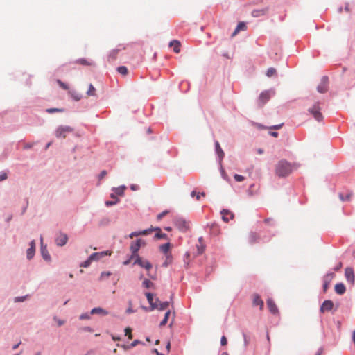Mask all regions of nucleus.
I'll return each mask as SVG.
<instances>
[{"label":"nucleus","mask_w":355,"mask_h":355,"mask_svg":"<svg viewBox=\"0 0 355 355\" xmlns=\"http://www.w3.org/2000/svg\"><path fill=\"white\" fill-rule=\"evenodd\" d=\"M294 168L295 166L293 165L283 159L276 166L275 171L278 176L284 177L289 175Z\"/></svg>","instance_id":"f257e3e1"},{"label":"nucleus","mask_w":355,"mask_h":355,"mask_svg":"<svg viewBox=\"0 0 355 355\" xmlns=\"http://www.w3.org/2000/svg\"><path fill=\"white\" fill-rule=\"evenodd\" d=\"M73 132V128L68 125H60L57 128L55 135L57 138L64 139L67 135Z\"/></svg>","instance_id":"f03ea898"},{"label":"nucleus","mask_w":355,"mask_h":355,"mask_svg":"<svg viewBox=\"0 0 355 355\" xmlns=\"http://www.w3.org/2000/svg\"><path fill=\"white\" fill-rule=\"evenodd\" d=\"M308 112L310 114H311L313 118L318 121H322L323 119V116L321 112V107L320 106V103H315L311 107L308 109Z\"/></svg>","instance_id":"7ed1b4c3"},{"label":"nucleus","mask_w":355,"mask_h":355,"mask_svg":"<svg viewBox=\"0 0 355 355\" xmlns=\"http://www.w3.org/2000/svg\"><path fill=\"white\" fill-rule=\"evenodd\" d=\"M275 94V92L272 90H266L261 92L258 99V104L259 106H263L266 103L272 96Z\"/></svg>","instance_id":"20e7f679"},{"label":"nucleus","mask_w":355,"mask_h":355,"mask_svg":"<svg viewBox=\"0 0 355 355\" xmlns=\"http://www.w3.org/2000/svg\"><path fill=\"white\" fill-rule=\"evenodd\" d=\"M175 226L182 232H186L189 228V223L182 218H176L174 220Z\"/></svg>","instance_id":"39448f33"},{"label":"nucleus","mask_w":355,"mask_h":355,"mask_svg":"<svg viewBox=\"0 0 355 355\" xmlns=\"http://www.w3.org/2000/svg\"><path fill=\"white\" fill-rule=\"evenodd\" d=\"M135 261L134 264H137L140 267L145 268L147 271H149L152 268V264L147 260L143 259L139 255L135 257Z\"/></svg>","instance_id":"423d86ee"},{"label":"nucleus","mask_w":355,"mask_h":355,"mask_svg":"<svg viewBox=\"0 0 355 355\" xmlns=\"http://www.w3.org/2000/svg\"><path fill=\"white\" fill-rule=\"evenodd\" d=\"M145 244L144 241L141 239H137L135 243H132L130 245V250L132 252V255L131 258H134L135 256L138 255L137 252L139 251L140 247Z\"/></svg>","instance_id":"0eeeda50"},{"label":"nucleus","mask_w":355,"mask_h":355,"mask_svg":"<svg viewBox=\"0 0 355 355\" xmlns=\"http://www.w3.org/2000/svg\"><path fill=\"white\" fill-rule=\"evenodd\" d=\"M333 307H334L333 302L330 300H327L323 302L322 304L320 306V310L321 313H324L326 311H329L332 310Z\"/></svg>","instance_id":"6e6552de"},{"label":"nucleus","mask_w":355,"mask_h":355,"mask_svg":"<svg viewBox=\"0 0 355 355\" xmlns=\"http://www.w3.org/2000/svg\"><path fill=\"white\" fill-rule=\"evenodd\" d=\"M222 219L224 222L228 223L230 220L234 218V214L228 209H223L220 211Z\"/></svg>","instance_id":"1a4fd4ad"},{"label":"nucleus","mask_w":355,"mask_h":355,"mask_svg":"<svg viewBox=\"0 0 355 355\" xmlns=\"http://www.w3.org/2000/svg\"><path fill=\"white\" fill-rule=\"evenodd\" d=\"M111 254H112V252L109 251V250L103 251V252H95L90 255V259L98 261L107 255H111Z\"/></svg>","instance_id":"9d476101"},{"label":"nucleus","mask_w":355,"mask_h":355,"mask_svg":"<svg viewBox=\"0 0 355 355\" xmlns=\"http://www.w3.org/2000/svg\"><path fill=\"white\" fill-rule=\"evenodd\" d=\"M345 275L347 280L350 282L352 284L354 283L355 276L354 273V270L352 268H346L345 271Z\"/></svg>","instance_id":"9b49d317"},{"label":"nucleus","mask_w":355,"mask_h":355,"mask_svg":"<svg viewBox=\"0 0 355 355\" xmlns=\"http://www.w3.org/2000/svg\"><path fill=\"white\" fill-rule=\"evenodd\" d=\"M68 240V236L65 234L60 233L55 239V243L59 246L64 245Z\"/></svg>","instance_id":"f8f14e48"},{"label":"nucleus","mask_w":355,"mask_h":355,"mask_svg":"<svg viewBox=\"0 0 355 355\" xmlns=\"http://www.w3.org/2000/svg\"><path fill=\"white\" fill-rule=\"evenodd\" d=\"M328 78L327 77H323L322 78L321 83L318 86V91L320 93H324L327 91L328 89Z\"/></svg>","instance_id":"ddd939ff"},{"label":"nucleus","mask_w":355,"mask_h":355,"mask_svg":"<svg viewBox=\"0 0 355 355\" xmlns=\"http://www.w3.org/2000/svg\"><path fill=\"white\" fill-rule=\"evenodd\" d=\"M157 304L153 305V309H158L159 311H164L169 306V302H160L158 298H156Z\"/></svg>","instance_id":"4468645a"},{"label":"nucleus","mask_w":355,"mask_h":355,"mask_svg":"<svg viewBox=\"0 0 355 355\" xmlns=\"http://www.w3.org/2000/svg\"><path fill=\"white\" fill-rule=\"evenodd\" d=\"M267 306H268V308L269 309V311L272 313L276 314L278 313V309H277L275 303L274 302V301L272 299L267 300Z\"/></svg>","instance_id":"2eb2a0df"},{"label":"nucleus","mask_w":355,"mask_h":355,"mask_svg":"<svg viewBox=\"0 0 355 355\" xmlns=\"http://www.w3.org/2000/svg\"><path fill=\"white\" fill-rule=\"evenodd\" d=\"M40 242H41V253H42V256L44 258V259H45L46 261H49L50 259H51V257H50V255H49V254L48 252V250L46 248V247L43 246V238H42V236L40 237Z\"/></svg>","instance_id":"dca6fc26"},{"label":"nucleus","mask_w":355,"mask_h":355,"mask_svg":"<svg viewBox=\"0 0 355 355\" xmlns=\"http://www.w3.org/2000/svg\"><path fill=\"white\" fill-rule=\"evenodd\" d=\"M30 248L27 250V258L28 259H31L33 258L34 254H35V241H32L30 243Z\"/></svg>","instance_id":"f3484780"},{"label":"nucleus","mask_w":355,"mask_h":355,"mask_svg":"<svg viewBox=\"0 0 355 355\" xmlns=\"http://www.w3.org/2000/svg\"><path fill=\"white\" fill-rule=\"evenodd\" d=\"M169 46L173 48V51L176 53H180L181 44L178 40H173L169 43Z\"/></svg>","instance_id":"a211bd4d"},{"label":"nucleus","mask_w":355,"mask_h":355,"mask_svg":"<svg viewBox=\"0 0 355 355\" xmlns=\"http://www.w3.org/2000/svg\"><path fill=\"white\" fill-rule=\"evenodd\" d=\"M252 304L254 306H259V309L261 310H262L263 308V301L258 295H255L254 296Z\"/></svg>","instance_id":"6ab92c4d"},{"label":"nucleus","mask_w":355,"mask_h":355,"mask_svg":"<svg viewBox=\"0 0 355 355\" xmlns=\"http://www.w3.org/2000/svg\"><path fill=\"white\" fill-rule=\"evenodd\" d=\"M108 311L106 310L101 308V307H95L91 310V314H101L103 315H108Z\"/></svg>","instance_id":"aec40b11"},{"label":"nucleus","mask_w":355,"mask_h":355,"mask_svg":"<svg viewBox=\"0 0 355 355\" xmlns=\"http://www.w3.org/2000/svg\"><path fill=\"white\" fill-rule=\"evenodd\" d=\"M268 12V9L267 8H263V9H259V10H254L252 12V15L254 17H261V16H263L264 15H266Z\"/></svg>","instance_id":"412c9836"},{"label":"nucleus","mask_w":355,"mask_h":355,"mask_svg":"<svg viewBox=\"0 0 355 355\" xmlns=\"http://www.w3.org/2000/svg\"><path fill=\"white\" fill-rule=\"evenodd\" d=\"M346 291L345 286L343 284H337L335 286V291L338 295H343Z\"/></svg>","instance_id":"4be33fe9"},{"label":"nucleus","mask_w":355,"mask_h":355,"mask_svg":"<svg viewBox=\"0 0 355 355\" xmlns=\"http://www.w3.org/2000/svg\"><path fill=\"white\" fill-rule=\"evenodd\" d=\"M119 51H120V49H115L112 50L108 55V58H107L108 61L109 62L114 61L116 58Z\"/></svg>","instance_id":"5701e85b"},{"label":"nucleus","mask_w":355,"mask_h":355,"mask_svg":"<svg viewBox=\"0 0 355 355\" xmlns=\"http://www.w3.org/2000/svg\"><path fill=\"white\" fill-rule=\"evenodd\" d=\"M246 29V25L244 22H239L232 33V37H234L239 31H245Z\"/></svg>","instance_id":"b1692460"},{"label":"nucleus","mask_w":355,"mask_h":355,"mask_svg":"<svg viewBox=\"0 0 355 355\" xmlns=\"http://www.w3.org/2000/svg\"><path fill=\"white\" fill-rule=\"evenodd\" d=\"M146 296L149 304H150L151 309H153V305H156L157 304L156 300L154 301L153 295L150 293H146Z\"/></svg>","instance_id":"393cba45"},{"label":"nucleus","mask_w":355,"mask_h":355,"mask_svg":"<svg viewBox=\"0 0 355 355\" xmlns=\"http://www.w3.org/2000/svg\"><path fill=\"white\" fill-rule=\"evenodd\" d=\"M154 231H156L157 233L155 234V238L160 239H166L167 236L166 234L162 233L161 231V229L159 227H156L154 229Z\"/></svg>","instance_id":"a878e982"},{"label":"nucleus","mask_w":355,"mask_h":355,"mask_svg":"<svg viewBox=\"0 0 355 355\" xmlns=\"http://www.w3.org/2000/svg\"><path fill=\"white\" fill-rule=\"evenodd\" d=\"M159 248L163 253L167 254L168 253H169L170 243H167L164 245H162Z\"/></svg>","instance_id":"bb28decb"},{"label":"nucleus","mask_w":355,"mask_h":355,"mask_svg":"<svg viewBox=\"0 0 355 355\" xmlns=\"http://www.w3.org/2000/svg\"><path fill=\"white\" fill-rule=\"evenodd\" d=\"M259 239V236L257 233L252 232L249 235V241L251 243L256 242Z\"/></svg>","instance_id":"cd10ccee"},{"label":"nucleus","mask_w":355,"mask_h":355,"mask_svg":"<svg viewBox=\"0 0 355 355\" xmlns=\"http://www.w3.org/2000/svg\"><path fill=\"white\" fill-rule=\"evenodd\" d=\"M117 71L119 73L123 76L127 75L128 72V68L125 66L119 67L117 68Z\"/></svg>","instance_id":"c85d7f7f"},{"label":"nucleus","mask_w":355,"mask_h":355,"mask_svg":"<svg viewBox=\"0 0 355 355\" xmlns=\"http://www.w3.org/2000/svg\"><path fill=\"white\" fill-rule=\"evenodd\" d=\"M87 94L88 96H95L96 95V89L92 84H90L89 85V89L87 92Z\"/></svg>","instance_id":"c756f323"},{"label":"nucleus","mask_w":355,"mask_h":355,"mask_svg":"<svg viewBox=\"0 0 355 355\" xmlns=\"http://www.w3.org/2000/svg\"><path fill=\"white\" fill-rule=\"evenodd\" d=\"M171 315V311H168L166 313H165V315H164V319L161 321L160 322V326H164L166 324L167 322H168V318H169V315Z\"/></svg>","instance_id":"7c9ffc66"},{"label":"nucleus","mask_w":355,"mask_h":355,"mask_svg":"<svg viewBox=\"0 0 355 355\" xmlns=\"http://www.w3.org/2000/svg\"><path fill=\"white\" fill-rule=\"evenodd\" d=\"M331 277H329V275L326 276L325 279H324V283L323 285V290L324 292H326L327 290L328 289L329 284V282L331 281Z\"/></svg>","instance_id":"2f4dec72"},{"label":"nucleus","mask_w":355,"mask_h":355,"mask_svg":"<svg viewBox=\"0 0 355 355\" xmlns=\"http://www.w3.org/2000/svg\"><path fill=\"white\" fill-rule=\"evenodd\" d=\"M69 93L71 94V97L76 101L80 100L81 95L80 94H78L76 92H71V91Z\"/></svg>","instance_id":"473e14b6"},{"label":"nucleus","mask_w":355,"mask_h":355,"mask_svg":"<svg viewBox=\"0 0 355 355\" xmlns=\"http://www.w3.org/2000/svg\"><path fill=\"white\" fill-rule=\"evenodd\" d=\"M46 112L49 114H53L54 112H63L64 109L62 108H48L46 109Z\"/></svg>","instance_id":"72a5a7b5"},{"label":"nucleus","mask_w":355,"mask_h":355,"mask_svg":"<svg viewBox=\"0 0 355 355\" xmlns=\"http://www.w3.org/2000/svg\"><path fill=\"white\" fill-rule=\"evenodd\" d=\"M276 75V69L273 67H270L267 70L266 76L268 77H272Z\"/></svg>","instance_id":"f704fd0d"},{"label":"nucleus","mask_w":355,"mask_h":355,"mask_svg":"<svg viewBox=\"0 0 355 355\" xmlns=\"http://www.w3.org/2000/svg\"><path fill=\"white\" fill-rule=\"evenodd\" d=\"M142 284L146 288H149L153 286V282H151L149 279H145L143 281Z\"/></svg>","instance_id":"c9c22d12"},{"label":"nucleus","mask_w":355,"mask_h":355,"mask_svg":"<svg viewBox=\"0 0 355 355\" xmlns=\"http://www.w3.org/2000/svg\"><path fill=\"white\" fill-rule=\"evenodd\" d=\"M216 153H217L218 155H223L224 153H223L222 148H220L219 143L218 141L216 142Z\"/></svg>","instance_id":"e433bc0d"},{"label":"nucleus","mask_w":355,"mask_h":355,"mask_svg":"<svg viewBox=\"0 0 355 355\" xmlns=\"http://www.w3.org/2000/svg\"><path fill=\"white\" fill-rule=\"evenodd\" d=\"M92 261H94V260L90 259V256H89V258L85 261H84L83 263H81L80 266L87 268V267L89 266V265L91 264V262Z\"/></svg>","instance_id":"4c0bfd02"},{"label":"nucleus","mask_w":355,"mask_h":355,"mask_svg":"<svg viewBox=\"0 0 355 355\" xmlns=\"http://www.w3.org/2000/svg\"><path fill=\"white\" fill-rule=\"evenodd\" d=\"M125 334L126 336H128V339L132 338V329L130 327L125 329Z\"/></svg>","instance_id":"58836bf2"},{"label":"nucleus","mask_w":355,"mask_h":355,"mask_svg":"<svg viewBox=\"0 0 355 355\" xmlns=\"http://www.w3.org/2000/svg\"><path fill=\"white\" fill-rule=\"evenodd\" d=\"M125 189V187H124V186L119 187V188H116V190H115L116 193L118 194V195H120V196L123 195Z\"/></svg>","instance_id":"ea45409f"},{"label":"nucleus","mask_w":355,"mask_h":355,"mask_svg":"<svg viewBox=\"0 0 355 355\" xmlns=\"http://www.w3.org/2000/svg\"><path fill=\"white\" fill-rule=\"evenodd\" d=\"M57 83L60 85V87H62L63 89L67 90L69 89L67 85L62 82L60 80H57Z\"/></svg>","instance_id":"a19ab883"},{"label":"nucleus","mask_w":355,"mask_h":355,"mask_svg":"<svg viewBox=\"0 0 355 355\" xmlns=\"http://www.w3.org/2000/svg\"><path fill=\"white\" fill-rule=\"evenodd\" d=\"M191 196H196V199H197V200H200V196H205V193L204 192H202V193H196L195 191H193V192L191 193Z\"/></svg>","instance_id":"79ce46f5"},{"label":"nucleus","mask_w":355,"mask_h":355,"mask_svg":"<svg viewBox=\"0 0 355 355\" xmlns=\"http://www.w3.org/2000/svg\"><path fill=\"white\" fill-rule=\"evenodd\" d=\"M234 179L236 182H242L245 180V178L243 175L235 174Z\"/></svg>","instance_id":"37998d69"},{"label":"nucleus","mask_w":355,"mask_h":355,"mask_svg":"<svg viewBox=\"0 0 355 355\" xmlns=\"http://www.w3.org/2000/svg\"><path fill=\"white\" fill-rule=\"evenodd\" d=\"M350 197H351V195H350V194H347V195L346 196V197H345V196H343V194H342V193H340V194H339V198H340V199L342 201L348 200H349Z\"/></svg>","instance_id":"c03bdc74"},{"label":"nucleus","mask_w":355,"mask_h":355,"mask_svg":"<svg viewBox=\"0 0 355 355\" xmlns=\"http://www.w3.org/2000/svg\"><path fill=\"white\" fill-rule=\"evenodd\" d=\"M243 339H244V345L247 346L250 343V338L246 335V334H243Z\"/></svg>","instance_id":"a18cd8bd"},{"label":"nucleus","mask_w":355,"mask_h":355,"mask_svg":"<svg viewBox=\"0 0 355 355\" xmlns=\"http://www.w3.org/2000/svg\"><path fill=\"white\" fill-rule=\"evenodd\" d=\"M79 318L80 320H89L90 318V316L87 313H85L81 314Z\"/></svg>","instance_id":"49530a36"},{"label":"nucleus","mask_w":355,"mask_h":355,"mask_svg":"<svg viewBox=\"0 0 355 355\" xmlns=\"http://www.w3.org/2000/svg\"><path fill=\"white\" fill-rule=\"evenodd\" d=\"M111 275V273L110 272H103L101 275V279H105V278H107L110 275Z\"/></svg>","instance_id":"de8ad7c7"},{"label":"nucleus","mask_w":355,"mask_h":355,"mask_svg":"<svg viewBox=\"0 0 355 355\" xmlns=\"http://www.w3.org/2000/svg\"><path fill=\"white\" fill-rule=\"evenodd\" d=\"M166 261L164 263V266H167V265H168L167 261L171 262V259H172V257L170 253H168L167 254H166Z\"/></svg>","instance_id":"09e8293b"},{"label":"nucleus","mask_w":355,"mask_h":355,"mask_svg":"<svg viewBox=\"0 0 355 355\" xmlns=\"http://www.w3.org/2000/svg\"><path fill=\"white\" fill-rule=\"evenodd\" d=\"M168 211H164L159 214L157 215V220H161L164 216H166L168 214Z\"/></svg>","instance_id":"8fccbe9b"},{"label":"nucleus","mask_w":355,"mask_h":355,"mask_svg":"<svg viewBox=\"0 0 355 355\" xmlns=\"http://www.w3.org/2000/svg\"><path fill=\"white\" fill-rule=\"evenodd\" d=\"M7 179V173L6 172H2L0 173V181H3Z\"/></svg>","instance_id":"3c124183"},{"label":"nucleus","mask_w":355,"mask_h":355,"mask_svg":"<svg viewBox=\"0 0 355 355\" xmlns=\"http://www.w3.org/2000/svg\"><path fill=\"white\" fill-rule=\"evenodd\" d=\"M26 296H23V297H17L15 298V302H23L26 299Z\"/></svg>","instance_id":"603ef678"},{"label":"nucleus","mask_w":355,"mask_h":355,"mask_svg":"<svg viewBox=\"0 0 355 355\" xmlns=\"http://www.w3.org/2000/svg\"><path fill=\"white\" fill-rule=\"evenodd\" d=\"M154 229H147V230H145L144 231H141V235L143 234V235H146V234H148L150 232H151L152 231H153Z\"/></svg>","instance_id":"864d4df0"},{"label":"nucleus","mask_w":355,"mask_h":355,"mask_svg":"<svg viewBox=\"0 0 355 355\" xmlns=\"http://www.w3.org/2000/svg\"><path fill=\"white\" fill-rule=\"evenodd\" d=\"M77 62L78 63H80L81 64H83V65H87L89 64V63L87 62V61L85 59H80L78 60H77Z\"/></svg>","instance_id":"5fc2aeb1"},{"label":"nucleus","mask_w":355,"mask_h":355,"mask_svg":"<svg viewBox=\"0 0 355 355\" xmlns=\"http://www.w3.org/2000/svg\"><path fill=\"white\" fill-rule=\"evenodd\" d=\"M227 338L225 336H223L220 340V343L222 345H227Z\"/></svg>","instance_id":"6e6d98bb"},{"label":"nucleus","mask_w":355,"mask_h":355,"mask_svg":"<svg viewBox=\"0 0 355 355\" xmlns=\"http://www.w3.org/2000/svg\"><path fill=\"white\" fill-rule=\"evenodd\" d=\"M54 320L57 322L58 323V325L59 327L62 326L64 324V322L63 320H61L60 319H57L55 317L54 318Z\"/></svg>","instance_id":"4d7b16f0"},{"label":"nucleus","mask_w":355,"mask_h":355,"mask_svg":"<svg viewBox=\"0 0 355 355\" xmlns=\"http://www.w3.org/2000/svg\"><path fill=\"white\" fill-rule=\"evenodd\" d=\"M139 235H141V232H132L130 234V238H133L134 236H139Z\"/></svg>","instance_id":"13d9d810"},{"label":"nucleus","mask_w":355,"mask_h":355,"mask_svg":"<svg viewBox=\"0 0 355 355\" xmlns=\"http://www.w3.org/2000/svg\"><path fill=\"white\" fill-rule=\"evenodd\" d=\"M107 175L106 171H103L99 175V180H102Z\"/></svg>","instance_id":"bf43d9fd"},{"label":"nucleus","mask_w":355,"mask_h":355,"mask_svg":"<svg viewBox=\"0 0 355 355\" xmlns=\"http://www.w3.org/2000/svg\"><path fill=\"white\" fill-rule=\"evenodd\" d=\"M141 343V341H139V340H134L131 345H130V347H135L136 345H137L138 344H139Z\"/></svg>","instance_id":"052dcab7"},{"label":"nucleus","mask_w":355,"mask_h":355,"mask_svg":"<svg viewBox=\"0 0 355 355\" xmlns=\"http://www.w3.org/2000/svg\"><path fill=\"white\" fill-rule=\"evenodd\" d=\"M114 204H115V202H111V201H107V202H105V205H106L107 206L113 205H114Z\"/></svg>","instance_id":"680f3d73"},{"label":"nucleus","mask_w":355,"mask_h":355,"mask_svg":"<svg viewBox=\"0 0 355 355\" xmlns=\"http://www.w3.org/2000/svg\"><path fill=\"white\" fill-rule=\"evenodd\" d=\"M270 135H272V137H277L278 135V133L276 132H270Z\"/></svg>","instance_id":"e2e57ef3"},{"label":"nucleus","mask_w":355,"mask_h":355,"mask_svg":"<svg viewBox=\"0 0 355 355\" xmlns=\"http://www.w3.org/2000/svg\"><path fill=\"white\" fill-rule=\"evenodd\" d=\"M170 348H171V343H170V342H168V343L166 345V349L168 352L170 351Z\"/></svg>","instance_id":"0e129e2a"},{"label":"nucleus","mask_w":355,"mask_h":355,"mask_svg":"<svg viewBox=\"0 0 355 355\" xmlns=\"http://www.w3.org/2000/svg\"><path fill=\"white\" fill-rule=\"evenodd\" d=\"M352 340H353V342H354V343L355 345V331L353 332Z\"/></svg>","instance_id":"69168bd1"},{"label":"nucleus","mask_w":355,"mask_h":355,"mask_svg":"<svg viewBox=\"0 0 355 355\" xmlns=\"http://www.w3.org/2000/svg\"><path fill=\"white\" fill-rule=\"evenodd\" d=\"M154 352L156 353L157 355H164L162 353H159L157 349H155Z\"/></svg>","instance_id":"338daca9"},{"label":"nucleus","mask_w":355,"mask_h":355,"mask_svg":"<svg viewBox=\"0 0 355 355\" xmlns=\"http://www.w3.org/2000/svg\"><path fill=\"white\" fill-rule=\"evenodd\" d=\"M322 350L321 349H320L318 352L316 353L315 355H321L322 354Z\"/></svg>","instance_id":"774afa93"}]
</instances>
